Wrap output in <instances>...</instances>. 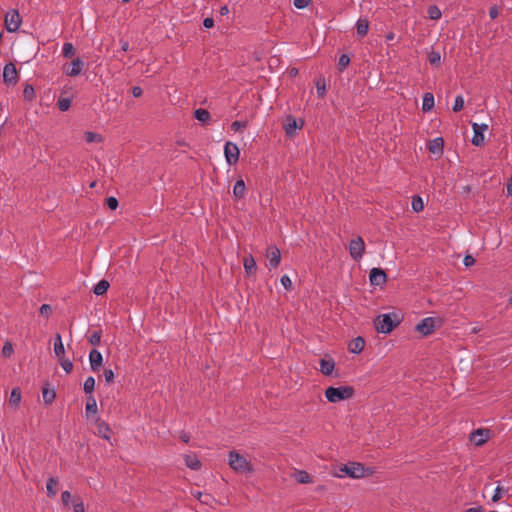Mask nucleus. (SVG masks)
<instances>
[{
  "mask_svg": "<svg viewBox=\"0 0 512 512\" xmlns=\"http://www.w3.org/2000/svg\"><path fill=\"white\" fill-rule=\"evenodd\" d=\"M319 364L321 373L326 376H330L335 369V361L332 358H321Z\"/></svg>",
  "mask_w": 512,
  "mask_h": 512,
  "instance_id": "nucleus-16",
  "label": "nucleus"
},
{
  "mask_svg": "<svg viewBox=\"0 0 512 512\" xmlns=\"http://www.w3.org/2000/svg\"><path fill=\"white\" fill-rule=\"evenodd\" d=\"M62 53L65 58H72L75 55V47L72 43L66 42L63 44Z\"/></svg>",
  "mask_w": 512,
  "mask_h": 512,
  "instance_id": "nucleus-34",
  "label": "nucleus"
},
{
  "mask_svg": "<svg viewBox=\"0 0 512 512\" xmlns=\"http://www.w3.org/2000/svg\"><path fill=\"white\" fill-rule=\"evenodd\" d=\"M296 480L301 484H308L312 482L311 476L304 470L297 471Z\"/></svg>",
  "mask_w": 512,
  "mask_h": 512,
  "instance_id": "nucleus-32",
  "label": "nucleus"
},
{
  "mask_svg": "<svg viewBox=\"0 0 512 512\" xmlns=\"http://www.w3.org/2000/svg\"><path fill=\"white\" fill-rule=\"evenodd\" d=\"M60 360V364H61V367L63 368V370L66 372V373H70L73 369V363L70 359L68 358H65L63 356L62 359H59Z\"/></svg>",
  "mask_w": 512,
  "mask_h": 512,
  "instance_id": "nucleus-42",
  "label": "nucleus"
},
{
  "mask_svg": "<svg viewBox=\"0 0 512 512\" xmlns=\"http://www.w3.org/2000/svg\"><path fill=\"white\" fill-rule=\"evenodd\" d=\"M195 118L202 124H209L211 121V114L208 110L199 108L194 111Z\"/></svg>",
  "mask_w": 512,
  "mask_h": 512,
  "instance_id": "nucleus-24",
  "label": "nucleus"
},
{
  "mask_svg": "<svg viewBox=\"0 0 512 512\" xmlns=\"http://www.w3.org/2000/svg\"><path fill=\"white\" fill-rule=\"evenodd\" d=\"M42 397L45 404H50L54 401L56 397V392L54 389H50L48 387H43L42 389Z\"/></svg>",
  "mask_w": 512,
  "mask_h": 512,
  "instance_id": "nucleus-27",
  "label": "nucleus"
},
{
  "mask_svg": "<svg viewBox=\"0 0 512 512\" xmlns=\"http://www.w3.org/2000/svg\"><path fill=\"white\" fill-rule=\"evenodd\" d=\"M443 147H444V141L441 137H437L435 139H433L429 145H428V150L432 153V154H437V155H441L442 152H443Z\"/></svg>",
  "mask_w": 512,
  "mask_h": 512,
  "instance_id": "nucleus-19",
  "label": "nucleus"
},
{
  "mask_svg": "<svg viewBox=\"0 0 512 512\" xmlns=\"http://www.w3.org/2000/svg\"><path fill=\"white\" fill-rule=\"evenodd\" d=\"M214 25V20L213 18H205L204 21H203V26L206 28V29H210L212 28Z\"/></svg>",
  "mask_w": 512,
  "mask_h": 512,
  "instance_id": "nucleus-59",
  "label": "nucleus"
},
{
  "mask_svg": "<svg viewBox=\"0 0 512 512\" xmlns=\"http://www.w3.org/2000/svg\"><path fill=\"white\" fill-rule=\"evenodd\" d=\"M95 388V379L92 376H89L86 378L83 384V391L86 394H91L94 391Z\"/></svg>",
  "mask_w": 512,
  "mask_h": 512,
  "instance_id": "nucleus-35",
  "label": "nucleus"
},
{
  "mask_svg": "<svg viewBox=\"0 0 512 512\" xmlns=\"http://www.w3.org/2000/svg\"><path fill=\"white\" fill-rule=\"evenodd\" d=\"M465 512H483V508L481 506L468 508Z\"/></svg>",
  "mask_w": 512,
  "mask_h": 512,
  "instance_id": "nucleus-62",
  "label": "nucleus"
},
{
  "mask_svg": "<svg viewBox=\"0 0 512 512\" xmlns=\"http://www.w3.org/2000/svg\"><path fill=\"white\" fill-rule=\"evenodd\" d=\"M56 485H57V479H55L53 477H50L47 480L46 490H47V495L49 497H55L56 496V494H57Z\"/></svg>",
  "mask_w": 512,
  "mask_h": 512,
  "instance_id": "nucleus-28",
  "label": "nucleus"
},
{
  "mask_svg": "<svg viewBox=\"0 0 512 512\" xmlns=\"http://www.w3.org/2000/svg\"><path fill=\"white\" fill-rule=\"evenodd\" d=\"M369 280L373 286H384L387 282V275L381 268H372L369 274Z\"/></svg>",
  "mask_w": 512,
  "mask_h": 512,
  "instance_id": "nucleus-10",
  "label": "nucleus"
},
{
  "mask_svg": "<svg viewBox=\"0 0 512 512\" xmlns=\"http://www.w3.org/2000/svg\"><path fill=\"white\" fill-rule=\"evenodd\" d=\"M266 257L269 262L270 268H276L281 261V252L276 246H269L267 248Z\"/></svg>",
  "mask_w": 512,
  "mask_h": 512,
  "instance_id": "nucleus-13",
  "label": "nucleus"
},
{
  "mask_svg": "<svg viewBox=\"0 0 512 512\" xmlns=\"http://www.w3.org/2000/svg\"><path fill=\"white\" fill-rule=\"evenodd\" d=\"M228 464L237 473L251 474L254 472V466L237 451H230L228 454Z\"/></svg>",
  "mask_w": 512,
  "mask_h": 512,
  "instance_id": "nucleus-1",
  "label": "nucleus"
},
{
  "mask_svg": "<svg viewBox=\"0 0 512 512\" xmlns=\"http://www.w3.org/2000/svg\"><path fill=\"white\" fill-rule=\"evenodd\" d=\"M83 67L84 62L79 57H77L71 62V68L65 70V74L68 76H78L81 74Z\"/></svg>",
  "mask_w": 512,
  "mask_h": 512,
  "instance_id": "nucleus-17",
  "label": "nucleus"
},
{
  "mask_svg": "<svg viewBox=\"0 0 512 512\" xmlns=\"http://www.w3.org/2000/svg\"><path fill=\"white\" fill-rule=\"evenodd\" d=\"M427 13L429 18L432 20H438L442 15L441 10L435 5L430 6Z\"/></svg>",
  "mask_w": 512,
  "mask_h": 512,
  "instance_id": "nucleus-40",
  "label": "nucleus"
},
{
  "mask_svg": "<svg viewBox=\"0 0 512 512\" xmlns=\"http://www.w3.org/2000/svg\"><path fill=\"white\" fill-rule=\"evenodd\" d=\"M475 260L474 258L471 256V255H466L463 259V264L466 266V267H470L474 264Z\"/></svg>",
  "mask_w": 512,
  "mask_h": 512,
  "instance_id": "nucleus-56",
  "label": "nucleus"
},
{
  "mask_svg": "<svg viewBox=\"0 0 512 512\" xmlns=\"http://www.w3.org/2000/svg\"><path fill=\"white\" fill-rule=\"evenodd\" d=\"M89 364L92 371H99L100 367L103 364V356L101 352L97 349H92L88 355Z\"/></svg>",
  "mask_w": 512,
  "mask_h": 512,
  "instance_id": "nucleus-14",
  "label": "nucleus"
},
{
  "mask_svg": "<svg viewBox=\"0 0 512 512\" xmlns=\"http://www.w3.org/2000/svg\"><path fill=\"white\" fill-rule=\"evenodd\" d=\"M311 0H294V6L297 9H304L309 6Z\"/></svg>",
  "mask_w": 512,
  "mask_h": 512,
  "instance_id": "nucleus-51",
  "label": "nucleus"
},
{
  "mask_svg": "<svg viewBox=\"0 0 512 512\" xmlns=\"http://www.w3.org/2000/svg\"><path fill=\"white\" fill-rule=\"evenodd\" d=\"M464 106V98L462 95H458L456 96L455 100H454V104H453V107H452V110L454 112H458L460 111Z\"/></svg>",
  "mask_w": 512,
  "mask_h": 512,
  "instance_id": "nucleus-43",
  "label": "nucleus"
},
{
  "mask_svg": "<svg viewBox=\"0 0 512 512\" xmlns=\"http://www.w3.org/2000/svg\"><path fill=\"white\" fill-rule=\"evenodd\" d=\"M499 15L498 8L496 6H493L489 9V16L491 19L497 18Z\"/></svg>",
  "mask_w": 512,
  "mask_h": 512,
  "instance_id": "nucleus-58",
  "label": "nucleus"
},
{
  "mask_svg": "<svg viewBox=\"0 0 512 512\" xmlns=\"http://www.w3.org/2000/svg\"><path fill=\"white\" fill-rule=\"evenodd\" d=\"M507 195L512 196V177L508 179L506 184Z\"/></svg>",
  "mask_w": 512,
  "mask_h": 512,
  "instance_id": "nucleus-61",
  "label": "nucleus"
},
{
  "mask_svg": "<svg viewBox=\"0 0 512 512\" xmlns=\"http://www.w3.org/2000/svg\"><path fill=\"white\" fill-rule=\"evenodd\" d=\"M73 511L74 512H85L84 503L82 501L74 503Z\"/></svg>",
  "mask_w": 512,
  "mask_h": 512,
  "instance_id": "nucleus-55",
  "label": "nucleus"
},
{
  "mask_svg": "<svg viewBox=\"0 0 512 512\" xmlns=\"http://www.w3.org/2000/svg\"><path fill=\"white\" fill-rule=\"evenodd\" d=\"M224 155L226 162L229 165H234L239 160L240 150L235 143L228 141L224 145Z\"/></svg>",
  "mask_w": 512,
  "mask_h": 512,
  "instance_id": "nucleus-7",
  "label": "nucleus"
},
{
  "mask_svg": "<svg viewBox=\"0 0 512 512\" xmlns=\"http://www.w3.org/2000/svg\"><path fill=\"white\" fill-rule=\"evenodd\" d=\"M354 389L351 386L328 387L325 390V397L330 403H337L352 398Z\"/></svg>",
  "mask_w": 512,
  "mask_h": 512,
  "instance_id": "nucleus-2",
  "label": "nucleus"
},
{
  "mask_svg": "<svg viewBox=\"0 0 512 512\" xmlns=\"http://www.w3.org/2000/svg\"><path fill=\"white\" fill-rule=\"evenodd\" d=\"M18 73L13 63H8L3 68V81L7 85H14L17 82Z\"/></svg>",
  "mask_w": 512,
  "mask_h": 512,
  "instance_id": "nucleus-9",
  "label": "nucleus"
},
{
  "mask_svg": "<svg viewBox=\"0 0 512 512\" xmlns=\"http://www.w3.org/2000/svg\"><path fill=\"white\" fill-rule=\"evenodd\" d=\"M428 60L431 65H439L441 61V54L438 51H431L428 55Z\"/></svg>",
  "mask_w": 512,
  "mask_h": 512,
  "instance_id": "nucleus-41",
  "label": "nucleus"
},
{
  "mask_svg": "<svg viewBox=\"0 0 512 512\" xmlns=\"http://www.w3.org/2000/svg\"><path fill=\"white\" fill-rule=\"evenodd\" d=\"M280 282L287 291L292 290V281L288 275L281 276Z\"/></svg>",
  "mask_w": 512,
  "mask_h": 512,
  "instance_id": "nucleus-46",
  "label": "nucleus"
},
{
  "mask_svg": "<svg viewBox=\"0 0 512 512\" xmlns=\"http://www.w3.org/2000/svg\"><path fill=\"white\" fill-rule=\"evenodd\" d=\"M340 472L344 473L345 475L351 477V478H361L365 476V468L361 463L357 462H350L346 465H344Z\"/></svg>",
  "mask_w": 512,
  "mask_h": 512,
  "instance_id": "nucleus-6",
  "label": "nucleus"
},
{
  "mask_svg": "<svg viewBox=\"0 0 512 512\" xmlns=\"http://www.w3.org/2000/svg\"><path fill=\"white\" fill-rule=\"evenodd\" d=\"M246 127V122H242V121H234L232 124H231V129L234 131V132H237L239 131L240 129H244Z\"/></svg>",
  "mask_w": 512,
  "mask_h": 512,
  "instance_id": "nucleus-53",
  "label": "nucleus"
},
{
  "mask_svg": "<svg viewBox=\"0 0 512 512\" xmlns=\"http://www.w3.org/2000/svg\"><path fill=\"white\" fill-rule=\"evenodd\" d=\"M109 288V282L106 280H100L93 288V293L97 296L103 295Z\"/></svg>",
  "mask_w": 512,
  "mask_h": 512,
  "instance_id": "nucleus-26",
  "label": "nucleus"
},
{
  "mask_svg": "<svg viewBox=\"0 0 512 512\" xmlns=\"http://www.w3.org/2000/svg\"><path fill=\"white\" fill-rule=\"evenodd\" d=\"M489 435L490 431L488 429L479 428L470 434V441L476 446H481L488 440Z\"/></svg>",
  "mask_w": 512,
  "mask_h": 512,
  "instance_id": "nucleus-12",
  "label": "nucleus"
},
{
  "mask_svg": "<svg viewBox=\"0 0 512 512\" xmlns=\"http://www.w3.org/2000/svg\"><path fill=\"white\" fill-rule=\"evenodd\" d=\"M435 328V320L432 317H426L422 319L417 325H416V331L422 334L423 336L430 335Z\"/></svg>",
  "mask_w": 512,
  "mask_h": 512,
  "instance_id": "nucleus-11",
  "label": "nucleus"
},
{
  "mask_svg": "<svg viewBox=\"0 0 512 512\" xmlns=\"http://www.w3.org/2000/svg\"><path fill=\"white\" fill-rule=\"evenodd\" d=\"M472 129H473V137H472V144L475 146H482L485 142L484 139V131L488 129L487 124H478V123H472Z\"/></svg>",
  "mask_w": 512,
  "mask_h": 512,
  "instance_id": "nucleus-8",
  "label": "nucleus"
},
{
  "mask_svg": "<svg viewBox=\"0 0 512 512\" xmlns=\"http://www.w3.org/2000/svg\"><path fill=\"white\" fill-rule=\"evenodd\" d=\"M350 64V57L347 54H342L338 60V69L343 72Z\"/></svg>",
  "mask_w": 512,
  "mask_h": 512,
  "instance_id": "nucleus-39",
  "label": "nucleus"
},
{
  "mask_svg": "<svg viewBox=\"0 0 512 512\" xmlns=\"http://www.w3.org/2000/svg\"><path fill=\"white\" fill-rule=\"evenodd\" d=\"M71 102L69 97H60L57 102L59 110L62 112L67 111L71 106Z\"/></svg>",
  "mask_w": 512,
  "mask_h": 512,
  "instance_id": "nucleus-36",
  "label": "nucleus"
},
{
  "mask_svg": "<svg viewBox=\"0 0 512 512\" xmlns=\"http://www.w3.org/2000/svg\"><path fill=\"white\" fill-rule=\"evenodd\" d=\"M434 107V96L432 93L427 92L422 99V111L429 112Z\"/></svg>",
  "mask_w": 512,
  "mask_h": 512,
  "instance_id": "nucleus-25",
  "label": "nucleus"
},
{
  "mask_svg": "<svg viewBox=\"0 0 512 512\" xmlns=\"http://www.w3.org/2000/svg\"><path fill=\"white\" fill-rule=\"evenodd\" d=\"M21 401V391L19 388H13L10 394V405L17 406Z\"/></svg>",
  "mask_w": 512,
  "mask_h": 512,
  "instance_id": "nucleus-33",
  "label": "nucleus"
},
{
  "mask_svg": "<svg viewBox=\"0 0 512 512\" xmlns=\"http://www.w3.org/2000/svg\"><path fill=\"white\" fill-rule=\"evenodd\" d=\"M357 35L364 37L367 35L369 30V21L366 17H360L356 22Z\"/></svg>",
  "mask_w": 512,
  "mask_h": 512,
  "instance_id": "nucleus-22",
  "label": "nucleus"
},
{
  "mask_svg": "<svg viewBox=\"0 0 512 512\" xmlns=\"http://www.w3.org/2000/svg\"><path fill=\"white\" fill-rule=\"evenodd\" d=\"M220 12V15L224 16V15H227L229 13V8L227 6H222L219 10Z\"/></svg>",
  "mask_w": 512,
  "mask_h": 512,
  "instance_id": "nucleus-64",
  "label": "nucleus"
},
{
  "mask_svg": "<svg viewBox=\"0 0 512 512\" xmlns=\"http://www.w3.org/2000/svg\"><path fill=\"white\" fill-rule=\"evenodd\" d=\"M243 266L247 273H253L256 271V261L251 255L244 258Z\"/></svg>",
  "mask_w": 512,
  "mask_h": 512,
  "instance_id": "nucleus-30",
  "label": "nucleus"
},
{
  "mask_svg": "<svg viewBox=\"0 0 512 512\" xmlns=\"http://www.w3.org/2000/svg\"><path fill=\"white\" fill-rule=\"evenodd\" d=\"M100 340H101V332L93 331L89 337V343L91 345L97 346L100 343Z\"/></svg>",
  "mask_w": 512,
  "mask_h": 512,
  "instance_id": "nucleus-44",
  "label": "nucleus"
},
{
  "mask_svg": "<svg viewBox=\"0 0 512 512\" xmlns=\"http://www.w3.org/2000/svg\"><path fill=\"white\" fill-rule=\"evenodd\" d=\"M39 312L41 315L48 317L52 312V308L48 304H43L41 305Z\"/></svg>",
  "mask_w": 512,
  "mask_h": 512,
  "instance_id": "nucleus-52",
  "label": "nucleus"
},
{
  "mask_svg": "<svg viewBox=\"0 0 512 512\" xmlns=\"http://www.w3.org/2000/svg\"><path fill=\"white\" fill-rule=\"evenodd\" d=\"M106 383L110 384L114 381V372L112 369H105L103 372Z\"/></svg>",
  "mask_w": 512,
  "mask_h": 512,
  "instance_id": "nucleus-49",
  "label": "nucleus"
},
{
  "mask_svg": "<svg viewBox=\"0 0 512 512\" xmlns=\"http://www.w3.org/2000/svg\"><path fill=\"white\" fill-rule=\"evenodd\" d=\"M142 89L139 86H135L132 88V95L136 98L140 97L142 95Z\"/></svg>",
  "mask_w": 512,
  "mask_h": 512,
  "instance_id": "nucleus-60",
  "label": "nucleus"
},
{
  "mask_svg": "<svg viewBox=\"0 0 512 512\" xmlns=\"http://www.w3.org/2000/svg\"><path fill=\"white\" fill-rule=\"evenodd\" d=\"M365 341L362 337L354 338L348 345V350L353 354H359L363 351Z\"/></svg>",
  "mask_w": 512,
  "mask_h": 512,
  "instance_id": "nucleus-18",
  "label": "nucleus"
},
{
  "mask_svg": "<svg viewBox=\"0 0 512 512\" xmlns=\"http://www.w3.org/2000/svg\"><path fill=\"white\" fill-rule=\"evenodd\" d=\"M22 23L19 12L15 9L9 10L5 15V26L8 32H16Z\"/></svg>",
  "mask_w": 512,
  "mask_h": 512,
  "instance_id": "nucleus-5",
  "label": "nucleus"
},
{
  "mask_svg": "<svg viewBox=\"0 0 512 512\" xmlns=\"http://www.w3.org/2000/svg\"><path fill=\"white\" fill-rule=\"evenodd\" d=\"M349 254L355 261H360L365 254V242L361 236L353 238L349 243Z\"/></svg>",
  "mask_w": 512,
  "mask_h": 512,
  "instance_id": "nucleus-4",
  "label": "nucleus"
},
{
  "mask_svg": "<svg viewBox=\"0 0 512 512\" xmlns=\"http://www.w3.org/2000/svg\"><path fill=\"white\" fill-rule=\"evenodd\" d=\"M129 49V43L127 41H121V50L127 52Z\"/></svg>",
  "mask_w": 512,
  "mask_h": 512,
  "instance_id": "nucleus-63",
  "label": "nucleus"
},
{
  "mask_svg": "<svg viewBox=\"0 0 512 512\" xmlns=\"http://www.w3.org/2000/svg\"><path fill=\"white\" fill-rule=\"evenodd\" d=\"M86 414L89 413L96 414L97 413V402L93 396H89L87 398L86 406H85Z\"/></svg>",
  "mask_w": 512,
  "mask_h": 512,
  "instance_id": "nucleus-31",
  "label": "nucleus"
},
{
  "mask_svg": "<svg viewBox=\"0 0 512 512\" xmlns=\"http://www.w3.org/2000/svg\"><path fill=\"white\" fill-rule=\"evenodd\" d=\"M246 185L242 178L238 179L233 187V198L235 201L241 200L246 194Z\"/></svg>",
  "mask_w": 512,
  "mask_h": 512,
  "instance_id": "nucleus-15",
  "label": "nucleus"
},
{
  "mask_svg": "<svg viewBox=\"0 0 512 512\" xmlns=\"http://www.w3.org/2000/svg\"><path fill=\"white\" fill-rule=\"evenodd\" d=\"M106 204L109 209L115 210L118 207V200L117 198L110 196L106 199Z\"/></svg>",
  "mask_w": 512,
  "mask_h": 512,
  "instance_id": "nucleus-50",
  "label": "nucleus"
},
{
  "mask_svg": "<svg viewBox=\"0 0 512 512\" xmlns=\"http://www.w3.org/2000/svg\"><path fill=\"white\" fill-rule=\"evenodd\" d=\"M184 461L185 465L191 470H199L201 468V462L194 453L186 454Z\"/></svg>",
  "mask_w": 512,
  "mask_h": 512,
  "instance_id": "nucleus-20",
  "label": "nucleus"
},
{
  "mask_svg": "<svg viewBox=\"0 0 512 512\" xmlns=\"http://www.w3.org/2000/svg\"><path fill=\"white\" fill-rule=\"evenodd\" d=\"M61 499L64 505H68L72 499V495L69 491H64L61 494Z\"/></svg>",
  "mask_w": 512,
  "mask_h": 512,
  "instance_id": "nucleus-54",
  "label": "nucleus"
},
{
  "mask_svg": "<svg viewBox=\"0 0 512 512\" xmlns=\"http://www.w3.org/2000/svg\"><path fill=\"white\" fill-rule=\"evenodd\" d=\"M110 427L109 425L104 422L100 421L99 418H97V435L102 437L103 439L110 441Z\"/></svg>",
  "mask_w": 512,
  "mask_h": 512,
  "instance_id": "nucleus-21",
  "label": "nucleus"
},
{
  "mask_svg": "<svg viewBox=\"0 0 512 512\" xmlns=\"http://www.w3.org/2000/svg\"><path fill=\"white\" fill-rule=\"evenodd\" d=\"M317 93L319 97L323 98L326 94V85L324 81H317L316 83Z\"/></svg>",
  "mask_w": 512,
  "mask_h": 512,
  "instance_id": "nucleus-47",
  "label": "nucleus"
},
{
  "mask_svg": "<svg viewBox=\"0 0 512 512\" xmlns=\"http://www.w3.org/2000/svg\"><path fill=\"white\" fill-rule=\"evenodd\" d=\"M3 354L5 356H9L12 352H13V347L10 343H6L4 346H3Z\"/></svg>",
  "mask_w": 512,
  "mask_h": 512,
  "instance_id": "nucleus-57",
  "label": "nucleus"
},
{
  "mask_svg": "<svg viewBox=\"0 0 512 512\" xmlns=\"http://www.w3.org/2000/svg\"><path fill=\"white\" fill-rule=\"evenodd\" d=\"M53 349L58 359H62L65 355V349L60 334H56L54 337Z\"/></svg>",
  "mask_w": 512,
  "mask_h": 512,
  "instance_id": "nucleus-23",
  "label": "nucleus"
},
{
  "mask_svg": "<svg viewBox=\"0 0 512 512\" xmlns=\"http://www.w3.org/2000/svg\"><path fill=\"white\" fill-rule=\"evenodd\" d=\"M412 209L415 212H420L424 209V203L420 196L416 195L412 198Z\"/></svg>",
  "mask_w": 512,
  "mask_h": 512,
  "instance_id": "nucleus-38",
  "label": "nucleus"
},
{
  "mask_svg": "<svg viewBox=\"0 0 512 512\" xmlns=\"http://www.w3.org/2000/svg\"><path fill=\"white\" fill-rule=\"evenodd\" d=\"M399 321H393L391 314L385 313L378 316L375 320V328L379 333L389 334L397 325Z\"/></svg>",
  "mask_w": 512,
  "mask_h": 512,
  "instance_id": "nucleus-3",
  "label": "nucleus"
},
{
  "mask_svg": "<svg viewBox=\"0 0 512 512\" xmlns=\"http://www.w3.org/2000/svg\"><path fill=\"white\" fill-rule=\"evenodd\" d=\"M297 127L298 126H297L296 119L291 116L288 117L287 123L284 126L286 134L289 136H292L294 134L295 130L297 129Z\"/></svg>",
  "mask_w": 512,
  "mask_h": 512,
  "instance_id": "nucleus-29",
  "label": "nucleus"
},
{
  "mask_svg": "<svg viewBox=\"0 0 512 512\" xmlns=\"http://www.w3.org/2000/svg\"><path fill=\"white\" fill-rule=\"evenodd\" d=\"M24 97L27 100H32L35 97V91L32 85H26L23 90Z\"/></svg>",
  "mask_w": 512,
  "mask_h": 512,
  "instance_id": "nucleus-45",
  "label": "nucleus"
},
{
  "mask_svg": "<svg viewBox=\"0 0 512 512\" xmlns=\"http://www.w3.org/2000/svg\"><path fill=\"white\" fill-rule=\"evenodd\" d=\"M503 492H504V489L501 486H497L494 490V493L492 496V501L498 502L502 498Z\"/></svg>",
  "mask_w": 512,
  "mask_h": 512,
  "instance_id": "nucleus-48",
  "label": "nucleus"
},
{
  "mask_svg": "<svg viewBox=\"0 0 512 512\" xmlns=\"http://www.w3.org/2000/svg\"><path fill=\"white\" fill-rule=\"evenodd\" d=\"M84 139L87 143L101 142L102 137L94 132L87 131L84 133Z\"/></svg>",
  "mask_w": 512,
  "mask_h": 512,
  "instance_id": "nucleus-37",
  "label": "nucleus"
}]
</instances>
